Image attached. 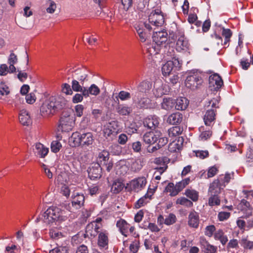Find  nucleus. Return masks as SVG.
<instances>
[{"instance_id": "obj_15", "label": "nucleus", "mask_w": 253, "mask_h": 253, "mask_svg": "<svg viewBox=\"0 0 253 253\" xmlns=\"http://www.w3.org/2000/svg\"><path fill=\"white\" fill-rule=\"evenodd\" d=\"M143 124L145 126L153 130L159 125V119L156 116H149L145 119Z\"/></svg>"}, {"instance_id": "obj_13", "label": "nucleus", "mask_w": 253, "mask_h": 253, "mask_svg": "<svg viewBox=\"0 0 253 253\" xmlns=\"http://www.w3.org/2000/svg\"><path fill=\"white\" fill-rule=\"evenodd\" d=\"M149 22L155 26H161L164 23V16L159 10L158 11L155 10L154 13H152L150 15Z\"/></svg>"}, {"instance_id": "obj_14", "label": "nucleus", "mask_w": 253, "mask_h": 253, "mask_svg": "<svg viewBox=\"0 0 253 253\" xmlns=\"http://www.w3.org/2000/svg\"><path fill=\"white\" fill-rule=\"evenodd\" d=\"M168 34L166 31H156L154 32L153 35V42L158 46H161L163 43H165L168 40Z\"/></svg>"}, {"instance_id": "obj_2", "label": "nucleus", "mask_w": 253, "mask_h": 253, "mask_svg": "<svg viewBox=\"0 0 253 253\" xmlns=\"http://www.w3.org/2000/svg\"><path fill=\"white\" fill-rule=\"evenodd\" d=\"M88 72L86 68H78L72 72L71 87L73 90L82 89V87H84V82L88 80Z\"/></svg>"}, {"instance_id": "obj_11", "label": "nucleus", "mask_w": 253, "mask_h": 253, "mask_svg": "<svg viewBox=\"0 0 253 253\" xmlns=\"http://www.w3.org/2000/svg\"><path fill=\"white\" fill-rule=\"evenodd\" d=\"M222 179H215L210 184L208 194L211 196H218L220 193L221 190L223 188Z\"/></svg>"}, {"instance_id": "obj_1", "label": "nucleus", "mask_w": 253, "mask_h": 253, "mask_svg": "<svg viewBox=\"0 0 253 253\" xmlns=\"http://www.w3.org/2000/svg\"><path fill=\"white\" fill-rule=\"evenodd\" d=\"M67 104L66 100L61 96H51L41 107L42 115L53 114L64 109Z\"/></svg>"}, {"instance_id": "obj_25", "label": "nucleus", "mask_w": 253, "mask_h": 253, "mask_svg": "<svg viewBox=\"0 0 253 253\" xmlns=\"http://www.w3.org/2000/svg\"><path fill=\"white\" fill-rule=\"evenodd\" d=\"M35 154L41 158H44L48 152V149L41 143H37L34 149Z\"/></svg>"}, {"instance_id": "obj_20", "label": "nucleus", "mask_w": 253, "mask_h": 253, "mask_svg": "<svg viewBox=\"0 0 253 253\" xmlns=\"http://www.w3.org/2000/svg\"><path fill=\"white\" fill-rule=\"evenodd\" d=\"M20 122L24 126H29L32 121L29 114L26 110H22L19 117Z\"/></svg>"}, {"instance_id": "obj_37", "label": "nucleus", "mask_w": 253, "mask_h": 253, "mask_svg": "<svg viewBox=\"0 0 253 253\" xmlns=\"http://www.w3.org/2000/svg\"><path fill=\"white\" fill-rule=\"evenodd\" d=\"M84 87H82V89L80 90H74L76 92H80L81 93H76L73 97L72 101L74 103H78L81 102L83 100L84 97H85V95H84Z\"/></svg>"}, {"instance_id": "obj_41", "label": "nucleus", "mask_w": 253, "mask_h": 253, "mask_svg": "<svg viewBox=\"0 0 253 253\" xmlns=\"http://www.w3.org/2000/svg\"><path fill=\"white\" fill-rule=\"evenodd\" d=\"M50 147L51 151L56 153L59 151L62 147V145L58 140H54L51 142Z\"/></svg>"}, {"instance_id": "obj_54", "label": "nucleus", "mask_w": 253, "mask_h": 253, "mask_svg": "<svg viewBox=\"0 0 253 253\" xmlns=\"http://www.w3.org/2000/svg\"><path fill=\"white\" fill-rule=\"evenodd\" d=\"M18 248L16 245H12L11 246H7L5 248L6 253H17Z\"/></svg>"}, {"instance_id": "obj_3", "label": "nucleus", "mask_w": 253, "mask_h": 253, "mask_svg": "<svg viewBox=\"0 0 253 253\" xmlns=\"http://www.w3.org/2000/svg\"><path fill=\"white\" fill-rule=\"evenodd\" d=\"M65 211L57 207H50L43 213L42 221L48 224L55 221H64L67 216L64 215Z\"/></svg>"}, {"instance_id": "obj_58", "label": "nucleus", "mask_w": 253, "mask_h": 253, "mask_svg": "<svg viewBox=\"0 0 253 253\" xmlns=\"http://www.w3.org/2000/svg\"><path fill=\"white\" fill-rule=\"evenodd\" d=\"M128 140V137L126 134L122 133L119 136L118 142L121 145H124Z\"/></svg>"}, {"instance_id": "obj_36", "label": "nucleus", "mask_w": 253, "mask_h": 253, "mask_svg": "<svg viewBox=\"0 0 253 253\" xmlns=\"http://www.w3.org/2000/svg\"><path fill=\"white\" fill-rule=\"evenodd\" d=\"M108 239L107 236L103 232L99 233L98 245L100 247L104 248L108 245Z\"/></svg>"}, {"instance_id": "obj_28", "label": "nucleus", "mask_w": 253, "mask_h": 253, "mask_svg": "<svg viewBox=\"0 0 253 253\" xmlns=\"http://www.w3.org/2000/svg\"><path fill=\"white\" fill-rule=\"evenodd\" d=\"M203 247L204 253H215L217 251V248L210 245L205 239H202L200 241Z\"/></svg>"}, {"instance_id": "obj_59", "label": "nucleus", "mask_w": 253, "mask_h": 253, "mask_svg": "<svg viewBox=\"0 0 253 253\" xmlns=\"http://www.w3.org/2000/svg\"><path fill=\"white\" fill-rule=\"evenodd\" d=\"M84 108V106L81 104L77 105L75 106V109L77 116L80 117L83 115Z\"/></svg>"}, {"instance_id": "obj_35", "label": "nucleus", "mask_w": 253, "mask_h": 253, "mask_svg": "<svg viewBox=\"0 0 253 253\" xmlns=\"http://www.w3.org/2000/svg\"><path fill=\"white\" fill-rule=\"evenodd\" d=\"M176 45L178 47H179L183 50L188 47V41L186 40V38L184 35L181 36L179 37L176 42Z\"/></svg>"}, {"instance_id": "obj_12", "label": "nucleus", "mask_w": 253, "mask_h": 253, "mask_svg": "<svg viewBox=\"0 0 253 253\" xmlns=\"http://www.w3.org/2000/svg\"><path fill=\"white\" fill-rule=\"evenodd\" d=\"M119 129V122L117 121H112L106 125L104 132L107 136H110L111 135L115 136L118 133Z\"/></svg>"}, {"instance_id": "obj_29", "label": "nucleus", "mask_w": 253, "mask_h": 253, "mask_svg": "<svg viewBox=\"0 0 253 253\" xmlns=\"http://www.w3.org/2000/svg\"><path fill=\"white\" fill-rule=\"evenodd\" d=\"M175 100L172 98H164L161 107L166 110H170L175 107Z\"/></svg>"}, {"instance_id": "obj_4", "label": "nucleus", "mask_w": 253, "mask_h": 253, "mask_svg": "<svg viewBox=\"0 0 253 253\" xmlns=\"http://www.w3.org/2000/svg\"><path fill=\"white\" fill-rule=\"evenodd\" d=\"M71 140L73 141L75 146L86 147L92 144L94 137L90 132L83 133L75 132L72 135Z\"/></svg>"}, {"instance_id": "obj_48", "label": "nucleus", "mask_w": 253, "mask_h": 253, "mask_svg": "<svg viewBox=\"0 0 253 253\" xmlns=\"http://www.w3.org/2000/svg\"><path fill=\"white\" fill-rule=\"evenodd\" d=\"M62 90L67 95H72L73 93L72 87L71 88L70 85L67 83L63 84Z\"/></svg>"}, {"instance_id": "obj_16", "label": "nucleus", "mask_w": 253, "mask_h": 253, "mask_svg": "<svg viewBox=\"0 0 253 253\" xmlns=\"http://www.w3.org/2000/svg\"><path fill=\"white\" fill-rule=\"evenodd\" d=\"M183 120V115L179 112L171 114L168 118L167 122L172 125H179Z\"/></svg>"}, {"instance_id": "obj_49", "label": "nucleus", "mask_w": 253, "mask_h": 253, "mask_svg": "<svg viewBox=\"0 0 253 253\" xmlns=\"http://www.w3.org/2000/svg\"><path fill=\"white\" fill-rule=\"evenodd\" d=\"M183 138L182 137H179L178 139L177 140V143H176L175 142H173L172 143H170L169 146V148L170 149H171L170 148L171 146H173V148H177V149L179 150L180 149L181 146L183 144Z\"/></svg>"}, {"instance_id": "obj_40", "label": "nucleus", "mask_w": 253, "mask_h": 253, "mask_svg": "<svg viewBox=\"0 0 253 253\" xmlns=\"http://www.w3.org/2000/svg\"><path fill=\"white\" fill-rule=\"evenodd\" d=\"M16 72H11L6 64H1L0 66V76H6L8 73H14Z\"/></svg>"}, {"instance_id": "obj_6", "label": "nucleus", "mask_w": 253, "mask_h": 253, "mask_svg": "<svg viewBox=\"0 0 253 253\" xmlns=\"http://www.w3.org/2000/svg\"><path fill=\"white\" fill-rule=\"evenodd\" d=\"M181 63L178 58L174 57L172 60L167 61L162 67V72L164 76H169L173 70H179Z\"/></svg>"}, {"instance_id": "obj_38", "label": "nucleus", "mask_w": 253, "mask_h": 253, "mask_svg": "<svg viewBox=\"0 0 253 253\" xmlns=\"http://www.w3.org/2000/svg\"><path fill=\"white\" fill-rule=\"evenodd\" d=\"M172 127L168 130L169 135V136H174L178 135L182 132L181 128L178 125Z\"/></svg>"}, {"instance_id": "obj_24", "label": "nucleus", "mask_w": 253, "mask_h": 253, "mask_svg": "<svg viewBox=\"0 0 253 253\" xmlns=\"http://www.w3.org/2000/svg\"><path fill=\"white\" fill-rule=\"evenodd\" d=\"M116 112L121 116H129L132 112L131 107L126 104H118L116 107Z\"/></svg>"}, {"instance_id": "obj_26", "label": "nucleus", "mask_w": 253, "mask_h": 253, "mask_svg": "<svg viewBox=\"0 0 253 253\" xmlns=\"http://www.w3.org/2000/svg\"><path fill=\"white\" fill-rule=\"evenodd\" d=\"M199 217L196 211L191 212L188 216V225L193 228H198L199 226Z\"/></svg>"}, {"instance_id": "obj_32", "label": "nucleus", "mask_w": 253, "mask_h": 253, "mask_svg": "<svg viewBox=\"0 0 253 253\" xmlns=\"http://www.w3.org/2000/svg\"><path fill=\"white\" fill-rule=\"evenodd\" d=\"M125 184L121 180H116L113 183L111 187V191L115 194H117L121 192L124 187L125 188Z\"/></svg>"}, {"instance_id": "obj_62", "label": "nucleus", "mask_w": 253, "mask_h": 253, "mask_svg": "<svg viewBox=\"0 0 253 253\" xmlns=\"http://www.w3.org/2000/svg\"><path fill=\"white\" fill-rule=\"evenodd\" d=\"M158 143L157 145L160 148V149L165 146L166 144L168 143V138L166 137H159L158 139Z\"/></svg>"}, {"instance_id": "obj_23", "label": "nucleus", "mask_w": 253, "mask_h": 253, "mask_svg": "<svg viewBox=\"0 0 253 253\" xmlns=\"http://www.w3.org/2000/svg\"><path fill=\"white\" fill-rule=\"evenodd\" d=\"M84 195L77 193L72 201V206L75 207V210H79L84 205Z\"/></svg>"}, {"instance_id": "obj_53", "label": "nucleus", "mask_w": 253, "mask_h": 253, "mask_svg": "<svg viewBox=\"0 0 253 253\" xmlns=\"http://www.w3.org/2000/svg\"><path fill=\"white\" fill-rule=\"evenodd\" d=\"M49 253H67V250L66 247H60L50 250Z\"/></svg>"}, {"instance_id": "obj_5", "label": "nucleus", "mask_w": 253, "mask_h": 253, "mask_svg": "<svg viewBox=\"0 0 253 253\" xmlns=\"http://www.w3.org/2000/svg\"><path fill=\"white\" fill-rule=\"evenodd\" d=\"M71 113L70 111H65L62 112L59 125L62 131L68 132L71 130L74 126V118L71 115Z\"/></svg>"}, {"instance_id": "obj_44", "label": "nucleus", "mask_w": 253, "mask_h": 253, "mask_svg": "<svg viewBox=\"0 0 253 253\" xmlns=\"http://www.w3.org/2000/svg\"><path fill=\"white\" fill-rule=\"evenodd\" d=\"M240 244L245 249L251 250L253 248V242L248 241L246 238L242 239L240 242Z\"/></svg>"}, {"instance_id": "obj_18", "label": "nucleus", "mask_w": 253, "mask_h": 253, "mask_svg": "<svg viewBox=\"0 0 253 253\" xmlns=\"http://www.w3.org/2000/svg\"><path fill=\"white\" fill-rule=\"evenodd\" d=\"M132 100L133 103L136 104L137 108H148L150 107V100L148 98L142 97L141 95H140V97H138L136 100L133 99V96Z\"/></svg>"}, {"instance_id": "obj_10", "label": "nucleus", "mask_w": 253, "mask_h": 253, "mask_svg": "<svg viewBox=\"0 0 253 253\" xmlns=\"http://www.w3.org/2000/svg\"><path fill=\"white\" fill-rule=\"evenodd\" d=\"M89 177L91 179L100 178L102 175V168L98 163H93L87 169Z\"/></svg>"}, {"instance_id": "obj_9", "label": "nucleus", "mask_w": 253, "mask_h": 253, "mask_svg": "<svg viewBox=\"0 0 253 253\" xmlns=\"http://www.w3.org/2000/svg\"><path fill=\"white\" fill-rule=\"evenodd\" d=\"M152 86V83L144 81L141 82L137 86V90L134 93H132L133 99L136 100L138 97H140L142 93H147L149 92Z\"/></svg>"}, {"instance_id": "obj_7", "label": "nucleus", "mask_w": 253, "mask_h": 253, "mask_svg": "<svg viewBox=\"0 0 253 253\" xmlns=\"http://www.w3.org/2000/svg\"><path fill=\"white\" fill-rule=\"evenodd\" d=\"M146 184V179L144 177H138L131 180L129 183H127L125 189L127 191H134L138 192L142 189Z\"/></svg>"}, {"instance_id": "obj_45", "label": "nucleus", "mask_w": 253, "mask_h": 253, "mask_svg": "<svg viewBox=\"0 0 253 253\" xmlns=\"http://www.w3.org/2000/svg\"><path fill=\"white\" fill-rule=\"evenodd\" d=\"M149 198V194H146L143 197L140 198L135 203V207L136 209H139L147 203L145 201L146 199Z\"/></svg>"}, {"instance_id": "obj_43", "label": "nucleus", "mask_w": 253, "mask_h": 253, "mask_svg": "<svg viewBox=\"0 0 253 253\" xmlns=\"http://www.w3.org/2000/svg\"><path fill=\"white\" fill-rule=\"evenodd\" d=\"M176 203L187 207H191L193 206V203L185 197H182L178 199L176 201Z\"/></svg>"}, {"instance_id": "obj_22", "label": "nucleus", "mask_w": 253, "mask_h": 253, "mask_svg": "<svg viewBox=\"0 0 253 253\" xmlns=\"http://www.w3.org/2000/svg\"><path fill=\"white\" fill-rule=\"evenodd\" d=\"M10 54L8 57L7 63L9 66V69L11 72H16L17 69L14 65L18 62V57L13 50H10Z\"/></svg>"}, {"instance_id": "obj_42", "label": "nucleus", "mask_w": 253, "mask_h": 253, "mask_svg": "<svg viewBox=\"0 0 253 253\" xmlns=\"http://www.w3.org/2000/svg\"><path fill=\"white\" fill-rule=\"evenodd\" d=\"M116 98L118 100L120 98L121 100L125 101L131 98V95L127 91H121Z\"/></svg>"}, {"instance_id": "obj_56", "label": "nucleus", "mask_w": 253, "mask_h": 253, "mask_svg": "<svg viewBox=\"0 0 253 253\" xmlns=\"http://www.w3.org/2000/svg\"><path fill=\"white\" fill-rule=\"evenodd\" d=\"M230 215V213L228 212L221 211L219 212L218 217L220 221H223L228 219Z\"/></svg>"}, {"instance_id": "obj_55", "label": "nucleus", "mask_w": 253, "mask_h": 253, "mask_svg": "<svg viewBox=\"0 0 253 253\" xmlns=\"http://www.w3.org/2000/svg\"><path fill=\"white\" fill-rule=\"evenodd\" d=\"M26 102L28 104H33L36 101L35 95L34 93H30L26 96Z\"/></svg>"}, {"instance_id": "obj_57", "label": "nucleus", "mask_w": 253, "mask_h": 253, "mask_svg": "<svg viewBox=\"0 0 253 253\" xmlns=\"http://www.w3.org/2000/svg\"><path fill=\"white\" fill-rule=\"evenodd\" d=\"M215 230V227L214 225L208 226L206 228L205 235L211 237Z\"/></svg>"}, {"instance_id": "obj_33", "label": "nucleus", "mask_w": 253, "mask_h": 253, "mask_svg": "<svg viewBox=\"0 0 253 253\" xmlns=\"http://www.w3.org/2000/svg\"><path fill=\"white\" fill-rule=\"evenodd\" d=\"M98 158L99 159V162L100 163V166L104 164H106L107 163L111 161V160L109 159V153L106 150H103L102 152L99 153Z\"/></svg>"}, {"instance_id": "obj_8", "label": "nucleus", "mask_w": 253, "mask_h": 253, "mask_svg": "<svg viewBox=\"0 0 253 253\" xmlns=\"http://www.w3.org/2000/svg\"><path fill=\"white\" fill-rule=\"evenodd\" d=\"M202 83V78L197 74L188 75L185 80L186 86L193 90L198 88Z\"/></svg>"}, {"instance_id": "obj_31", "label": "nucleus", "mask_w": 253, "mask_h": 253, "mask_svg": "<svg viewBox=\"0 0 253 253\" xmlns=\"http://www.w3.org/2000/svg\"><path fill=\"white\" fill-rule=\"evenodd\" d=\"M210 84L215 83L216 85V88H220L223 84L221 77L217 74H214L211 76L209 78Z\"/></svg>"}, {"instance_id": "obj_61", "label": "nucleus", "mask_w": 253, "mask_h": 253, "mask_svg": "<svg viewBox=\"0 0 253 253\" xmlns=\"http://www.w3.org/2000/svg\"><path fill=\"white\" fill-rule=\"evenodd\" d=\"M166 190L167 192H170V195L171 196H175L173 195V192L176 190V186H174L173 183H169L166 188Z\"/></svg>"}, {"instance_id": "obj_27", "label": "nucleus", "mask_w": 253, "mask_h": 253, "mask_svg": "<svg viewBox=\"0 0 253 253\" xmlns=\"http://www.w3.org/2000/svg\"><path fill=\"white\" fill-rule=\"evenodd\" d=\"M175 108L178 110H184L188 105L189 101L185 97H180L175 100Z\"/></svg>"}, {"instance_id": "obj_34", "label": "nucleus", "mask_w": 253, "mask_h": 253, "mask_svg": "<svg viewBox=\"0 0 253 253\" xmlns=\"http://www.w3.org/2000/svg\"><path fill=\"white\" fill-rule=\"evenodd\" d=\"M128 226L129 225L127 222L123 219H120L117 222V226L119 228L122 234L125 236H127L126 233L127 232Z\"/></svg>"}, {"instance_id": "obj_50", "label": "nucleus", "mask_w": 253, "mask_h": 253, "mask_svg": "<svg viewBox=\"0 0 253 253\" xmlns=\"http://www.w3.org/2000/svg\"><path fill=\"white\" fill-rule=\"evenodd\" d=\"M111 152L113 153L115 155H119L121 152L122 148L118 144H113L111 147Z\"/></svg>"}, {"instance_id": "obj_46", "label": "nucleus", "mask_w": 253, "mask_h": 253, "mask_svg": "<svg viewBox=\"0 0 253 253\" xmlns=\"http://www.w3.org/2000/svg\"><path fill=\"white\" fill-rule=\"evenodd\" d=\"M176 216L174 214L170 213L169 216L165 219L164 223L167 225L173 224L176 222Z\"/></svg>"}, {"instance_id": "obj_30", "label": "nucleus", "mask_w": 253, "mask_h": 253, "mask_svg": "<svg viewBox=\"0 0 253 253\" xmlns=\"http://www.w3.org/2000/svg\"><path fill=\"white\" fill-rule=\"evenodd\" d=\"M94 223H90L87 225L85 233L84 234L85 238H94L97 235V231L94 230Z\"/></svg>"}, {"instance_id": "obj_51", "label": "nucleus", "mask_w": 253, "mask_h": 253, "mask_svg": "<svg viewBox=\"0 0 253 253\" xmlns=\"http://www.w3.org/2000/svg\"><path fill=\"white\" fill-rule=\"evenodd\" d=\"M175 186L176 190L173 192V195H177L186 186L182 181L177 183Z\"/></svg>"}, {"instance_id": "obj_64", "label": "nucleus", "mask_w": 253, "mask_h": 253, "mask_svg": "<svg viewBox=\"0 0 253 253\" xmlns=\"http://www.w3.org/2000/svg\"><path fill=\"white\" fill-rule=\"evenodd\" d=\"M211 135V132L210 131H203L200 137L202 140H206L209 138Z\"/></svg>"}, {"instance_id": "obj_19", "label": "nucleus", "mask_w": 253, "mask_h": 253, "mask_svg": "<svg viewBox=\"0 0 253 253\" xmlns=\"http://www.w3.org/2000/svg\"><path fill=\"white\" fill-rule=\"evenodd\" d=\"M159 135L155 134L153 132H146L143 137L144 142L147 144L152 145L158 141Z\"/></svg>"}, {"instance_id": "obj_47", "label": "nucleus", "mask_w": 253, "mask_h": 253, "mask_svg": "<svg viewBox=\"0 0 253 253\" xmlns=\"http://www.w3.org/2000/svg\"><path fill=\"white\" fill-rule=\"evenodd\" d=\"M209 199V204L210 206H213L214 205H219L220 203V200L218 196H210Z\"/></svg>"}, {"instance_id": "obj_52", "label": "nucleus", "mask_w": 253, "mask_h": 253, "mask_svg": "<svg viewBox=\"0 0 253 253\" xmlns=\"http://www.w3.org/2000/svg\"><path fill=\"white\" fill-rule=\"evenodd\" d=\"M196 154V156L197 157H199L200 158L203 159L206 158L209 156V152L207 150L203 151V150H198L195 151Z\"/></svg>"}, {"instance_id": "obj_60", "label": "nucleus", "mask_w": 253, "mask_h": 253, "mask_svg": "<svg viewBox=\"0 0 253 253\" xmlns=\"http://www.w3.org/2000/svg\"><path fill=\"white\" fill-rule=\"evenodd\" d=\"M124 9L127 11L132 5V0H121Z\"/></svg>"}, {"instance_id": "obj_39", "label": "nucleus", "mask_w": 253, "mask_h": 253, "mask_svg": "<svg viewBox=\"0 0 253 253\" xmlns=\"http://www.w3.org/2000/svg\"><path fill=\"white\" fill-rule=\"evenodd\" d=\"M185 194L194 202L197 201L198 199V193L195 190L187 189Z\"/></svg>"}, {"instance_id": "obj_63", "label": "nucleus", "mask_w": 253, "mask_h": 253, "mask_svg": "<svg viewBox=\"0 0 253 253\" xmlns=\"http://www.w3.org/2000/svg\"><path fill=\"white\" fill-rule=\"evenodd\" d=\"M10 93L9 87L7 85L0 86V93L1 95H8Z\"/></svg>"}, {"instance_id": "obj_17", "label": "nucleus", "mask_w": 253, "mask_h": 253, "mask_svg": "<svg viewBox=\"0 0 253 253\" xmlns=\"http://www.w3.org/2000/svg\"><path fill=\"white\" fill-rule=\"evenodd\" d=\"M216 110L211 109L208 110L204 117V121L206 126H210L215 119Z\"/></svg>"}, {"instance_id": "obj_21", "label": "nucleus", "mask_w": 253, "mask_h": 253, "mask_svg": "<svg viewBox=\"0 0 253 253\" xmlns=\"http://www.w3.org/2000/svg\"><path fill=\"white\" fill-rule=\"evenodd\" d=\"M84 95L85 98L89 97V94L96 96L100 93V90L99 87L95 84H92L89 87L84 86Z\"/></svg>"}]
</instances>
